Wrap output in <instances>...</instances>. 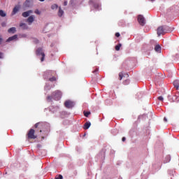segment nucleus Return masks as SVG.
<instances>
[{
    "instance_id": "obj_20",
    "label": "nucleus",
    "mask_w": 179,
    "mask_h": 179,
    "mask_svg": "<svg viewBox=\"0 0 179 179\" xmlns=\"http://www.w3.org/2000/svg\"><path fill=\"white\" fill-rule=\"evenodd\" d=\"M0 16H1V17H5V16H6V13H4L3 10H0Z\"/></svg>"
},
{
    "instance_id": "obj_33",
    "label": "nucleus",
    "mask_w": 179,
    "mask_h": 179,
    "mask_svg": "<svg viewBox=\"0 0 179 179\" xmlns=\"http://www.w3.org/2000/svg\"><path fill=\"white\" fill-rule=\"evenodd\" d=\"M1 26H2V27H5V26H6V23L2 22Z\"/></svg>"
},
{
    "instance_id": "obj_26",
    "label": "nucleus",
    "mask_w": 179,
    "mask_h": 179,
    "mask_svg": "<svg viewBox=\"0 0 179 179\" xmlns=\"http://www.w3.org/2000/svg\"><path fill=\"white\" fill-rule=\"evenodd\" d=\"M85 117H89L90 115V112H84Z\"/></svg>"
},
{
    "instance_id": "obj_16",
    "label": "nucleus",
    "mask_w": 179,
    "mask_h": 179,
    "mask_svg": "<svg viewBox=\"0 0 179 179\" xmlns=\"http://www.w3.org/2000/svg\"><path fill=\"white\" fill-rule=\"evenodd\" d=\"M90 125H92V124L89 122H87L85 124H84V129H89V128H90Z\"/></svg>"
},
{
    "instance_id": "obj_6",
    "label": "nucleus",
    "mask_w": 179,
    "mask_h": 179,
    "mask_svg": "<svg viewBox=\"0 0 179 179\" xmlns=\"http://www.w3.org/2000/svg\"><path fill=\"white\" fill-rule=\"evenodd\" d=\"M64 106L66 108H72L75 106V103L73 101L68 100L65 101Z\"/></svg>"
},
{
    "instance_id": "obj_1",
    "label": "nucleus",
    "mask_w": 179,
    "mask_h": 179,
    "mask_svg": "<svg viewBox=\"0 0 179 179\" xmlns=\"http://www.w3.org/2000/svg\"><path fill=\"white\" fill-rule=\"evenodd\" d=\"M45 125H46L45 123L43 122H40L36 123L34 125V127L36 129H38V131H39L40 132H43V131L45 129Z\"/></svg>"
},
{
    "instance_id": "obj_31",
    "label": "nucleus",
    "mask_w": 179,
    "mask_h": 179,
    "mask_svg": "<svg viewBox=\"0 0 179 179\" xmlns=\"http://www.w3.org/2000/svg\"><path fill=\"white\" fill-rule=\"evenodd\" d=\"M2 41H3V39L2 38V36H0V45L2 44Z\"/></svg>"
},
{
    "instance_id": "obj_32",
    "label": "nucleus",
    "mask_w": 179,
    "mask_h": 179,
    "mask_svg": "<svg viewBox=\"0 0 179 179\" xmlns=\"http://www.w3.org/2000/svg\"><path fill=\"white\" fill-rule=\"evenodd\" d=\"M94 8H95V9H97V8H99V4H94Z\"/></svg>"
},
{
    "instance_id": "obj_10",
    "label": "nucleus",
    "mask_w": 179,
    "mask_h": 179,
    "mask_svg": "<svg viewBox=\"0 0 179 179\" xmlns=\"http://www.w3.org/2000/svg\"><path fill=\"white\" fill-rule=\"evenodd\" d=\"M27 22H29V24H31V23H33L34 22V15L29 16L27 20Z\"/></svg>"
},
{
    "instance_id": "obj_25",
    "label": "nucleus",
    "mask_w": 179,
    "mask_h": 179,
    "mask_svg": "<svg viewBox=\"0 0 179 179\" xmlns=\"http://www.w3.org/2000/svg\"><path fill=\"white\" fill-rule=\"evenodd\" d=\"M50 82H55V80H57V78L55 77H52L50 78H49Z\"/></svg>"
},
{
    "instance_id": "obj_8",
    "label": "nucleus",
    "mask_w": 179,
    "mask_h": 179,
    "mask_svg": "<svg viewBox=\"0 0 179 179\" xmlns=\"http://www.w3.org/2000/svg\"><path fill=\"white\" fill-rule=\"evenodd\" d=\"M30 13H33V10H29L28 11L22 13L23 17H28L30 15Z\"/></svg>"
},
{
    "instance_id": "obj_3",
    "label": "nucleus",
    "mask_w": 179,
    "mask_h": 179,
    "mask_svg": "<svg viewBox=\"0 0 179 179\" xmlns=\"http://www.w3.org/2000/svg\"><path fill=\"white\" fill-rule=\"evenodd\" d=\"M52 96L54 100L58 101L61 99V96H62V92H61V91L59 90H57L52 93Z\"/></svg>"
},
{
    "instance_id": "obj_36",
    "label": "nucleus",
    "mask_w": 179,
    "mask_h": 179,
    "mask_svg": "<svg viewBox=\"0 0 179 179\" xmlns=\"http://www.w3.org/2000/svg\"><path fill=\"white\" fill-rule=\"evenodd\" d=\"M126 139H127V138H126L125 137H123V138H122V142H125Z\"/></svg>"
},
{
    "instance_id": "obj_28",
    "label": "nucleus",
    "mask_w": 179,
    "mask_h": 179,
    "mask_svg": "<svg viewBox=\"0 0 179 179\" xmlns=\"http://www.w3.org/2000/svg\"><path fill=\"white\" fill-rule=\"evenodd\" d=\"M34 13H36V15H40V13H41L40 12V10H38V9H36L34 11Z\"/></svg>"
},
{
    "instance_id": "obj_7",
    "label": "nucleus",
    "mask_w": 179,
    "mask_h": 179,
    "mask_svg": "<svg viewBox=\"0 0 179 179\" xmlns=\"http://www.w3.org/2000/svg\"><path fill=\"white\" fill-rule=\"evenodd\" d=\"M166 33L165 29L164 27H159L157 29V34L158 36H162V34H164Z\"/></svg>"
},
{
    "instance_id": "obj_22",
    "label": "nucleus",
    "mask_w": 179,
    "mask_h": 179,
    "mask_svg": "<svg viewBox=\"0 0 179 179\" xmlns=\"http://www.w3.org/2000/svg\"><path fill=\"white\" fill-rule=\"evenodd\" d=\"M124 78V73L121 72L119 73V80H122V78Z\"/></svg>"
},
{
    "instance_id": "obj_37",
    "label": "nucleus",
    "mask_w": 179,
    "mask_h": 179,
    "mask_svg": "<svg viewBox=\"0 0 179 179\" xmlns=\"http://www.w3.org/2000/svg\"><path fill=\"white\" fill-rule=\"evenodd\" d=\"M96 72H99V69H96L95 71H93L94 73H96Z\"/></svg>"
},
{
    "instance_id": "obj_5",
    "label": "nucleus",
    "mask_w": 179,
    "mask_h": 179,
    "mask_svg": "<svg viewBox=\"0 0 179 179\" xmlns=\"http://www.w3.org/2000/svg\"><path fill=\"white\" fill-rule=\"evenodd\" d=\"M138 22L141 26L146 24V20H145V17L142 15H139L138 16Z\"/></svg>"
},
{
    "instance_id": "obj_18",
    "label": "nucleus",
    "mask_w": 179,
    "mask_h": 179,
    "mask_svg": "<svg viewBox=\"0 0 179 179\" xmlns=\"http://www.w3.org/2000/svg\"><path fill=\"white\" fill-rule=\"evenodd\" d=\"M20 27H22L24 29L29 28V27H27V24H26L25 23H20Z\"/></svg>"
},
{
    "instance_id": "obj_9",
    "label": "nucleus",
    "mask_w": 179,
    "mask_h": 179,
    "mask_svg": "<svg viewBox=\"0 0 179 179\" xmlns=\"http://www.w3.org/2000/svg\"><path fill=\"white\" fill-rule=\"evenodd\" d=\"M19 9H20V6H15L13 10L12 15H16V13L19 12Z\"/></svg>"
},
{
    "instance_id": "obj_21",
    "label": "nucleus",
    "mask_w": 179,
    "mask_h": 179,
    "mask_svg": "<svg viewBox=\"0 0 179 179\" xmlns=\"http://www.w3.org/2000/svg\"><path fill=\"white\" fill-rule=\"evenodd\" d=\"M122 44L121 43H119V44H117L116 46H115V50L116 51H120V49L121 48V47H122Z\"/></svg>"
},
{
    "instance_id": "obj_19",
    "label": "nucleus",
    "mask_w": 179,
    "mask_h": 179,
    "mask_svg": "<svg viewBox=\"0 0 179 179\" xmlns=\"http://www.w3.org/2000/svg\"><path fill=\"white\" fill-rule=\"evenodd\" d=\"M24 6L26 8H29V6H30V0H26V1L24 3Z\"/></svg>"
},
{
    "instance_id": "obj_44",
    "label": "nucleus",
    "mask_w": 179,
    "mask_h": 179,
    "mask_svg": "<svg viewBox=\"0 0 179 179\" xmlns=\"http://www.w3.org/2000/svg\"><path fill=\"white\" fill-rule=\"evenodd\" d=\"M151 1H155V0H151Z\"/></svg>"
},
{
    "instance_id": "obj_15",
    "label": "nucleus",
    "mask_w": 179,
    "mask_h": 179,
    "mask_svg": "<svg viewBox=\"0 0 179 179\" xmlns=\"http://www.w3.org/2000/svg\"><path fill=\"white\" fill-rule=\"evenodd\" d=\"M8 32L11 33L12 34H15V33H16V28L11 27V28L8 29Z\"/></svg>"
},
{
    "instance_id": "obj_17",
    "label": "nucleus",
    "mask_w": 179,
    "mask_h": 179,
    "mask_svg": "<svg viewBox=\"0 0 179 179\" xmlns=\"http://www.w3.org/2000/svg\"><path fill=\"white\" fill-rule=\"evenodd\" d=\"M62 15H64V11L61 7L59 8V11H58V16L59 17H62Z\"/></svg>"
},
{
    "instance_id": "obj_40",
    "label": "nucleus",
    "mask_w": 179,
    "mask_h": 179,
    "mask_svg": "<svg viewBox=\"0 0 179 179\" xmlns=\"http://www.w3.org/2000/svg\"><path fill=\"white\" fill-rule=\"evenodd\" d=\"M93 2H94L93 0L90 1V3H93Z\"/></svg>"
},
{
    "instance_id": "obj_4",
    "label": "nucleus",
    "mask_w": 179,
    "mask_h": 179,
    "mask_svg": "<svg viewBox=\"0 0 179 179\" xmlns=\"http://www.w3.org/2000/svg\"><path fill=\"white\" fill-rule=\"evenodd\" d=\"M36 55H41V62H43L44 61V58H45V54L44 53V52H43V49L42 48H38L36 50Z\"/></svg>"
},
{
    "instance_id": "obj_41",
    "label": "nucleus",
    "mask_w": 179,
    "mask_h": 179,
    "mask_svg": "<svg viewBox=\"0 0 179 179\" xmlns=\"http://www.w3.org/2000/svg\"><path fill=\"white\" fill-rule=\"evenodd\" d=\"M47 75H48V73H51V71H48L46 72Z\"/></svg>"
},
{
    "instance_id": "obj_24",
    "label": "nucleus",
    "mask_w": 179,
    "mask_h": 179,
    "mask_svg": "<svg viewBox=\"0 0 179 179\" xmlns=\"http://www.w3.org/2000/svg\"><path fill=\"white\" fill-rule=\"evenodd\" d=\"M51 9H58V5H57V4H53V5H52V6H51Z\"/></svg>"
},
{
    "instance_id": "obj_14",
    "label": "nucleus",
    "mask_w": 179,
    "mask_h": 179,
    "mask_svg": "<svg viewBox=\"0 0 179 179\" xmlns=\"http://www.w3.org/2000/svg\"><path fill=\"white\" fill-rule=\"evenodd\" d=\"M173 101L178 103L179 101V92H178L173 97Z\"/></svg>"
},
{
    "instance_id": "obj_12",
    "label": "nucleus",
    "mask_w": 179,
    "mask_h": 179,
    "mask_svg": "<svg viewBox=\"0 0 179 179\" xmlns=\"http://www.w3.org/2000/svg\"><path fill=\"white\" fill-rule=\"evenodd\" d=\"M173 86L176 87V90L179 89V80H176L173 81Z\"/></svg>"
},
{
    "instance_id": "obj_29",
    "label": "nucleus",
    "mask_w": 179,
    "mask_h": 179,
    "mask_svg": "<svg viewBox=\"0 0 179 179\" xmlns=\"http://www.w3.org/2000/svg\"><path fill=\"white\" fill-rule=\"evenodd\" d=\"M158 100H159V101H163V100H164L163 96H159Z\"/></svg>"
},
{
    "instance_id": "obj_42",
    "label": "nucleus",
    "mask_w": 179,
    "mask_h": 179,
    "mask_svg": "<svg viewBox=\"0 0 179 179\" xmlns=\"http://www.w3.org/2000/svg\"><path fill=\"white\" fill-rule=\"evenodd\" d=\"M35 43L37 44V43H38V40L35 41Z\"/></svg>"
},
{
    "instance_id": "obj_13",
    "label": "nucleus",
    "mask_w": 179,
    "mask_h": 179,
    "mask_svg": "<svg viewBox=\"0 0 179 179\" xmlns=\"http://www.w3.org/2000/svg\"><path fill=\"white\" fill-rule=\"evenodd\" d=\"M155 51H156V52H162V47H160V45H155Z\"/></svg>"
},
{
    "instance_id": "obj_30",
    "label": "nucleus",
    "mask_w": 179,
    "mask_h": 179,
    "mask_svg": "<svg viewBox=\"0 0 179 179\" xmlns=\"http://www.w3.org/2000/svg\"><path fill=\"white\" fill-rule=\"evenodd\" d=\"M3 58V52H0V59H2Z\"/></svg>"
},
{
    "instance_id": "obj_27",
    "label": "nucleus",
    "mask_w": 179,
    "mask_h": 179,
    "mask_svg": "<svg viewBox=\"0 0 179 179\" xmlns=\"http://www.w3.org/2000/svg\"><path fill=\"white\" fill-rule=\"evenodd\" d=\"M62 178H63L62 175H59L55 177V179H62Z\"/></svg>"
},
{
    "instance_id": "obj_23",
    "label": "nucleus",
    "mask_w": 179,
    "mask_h": 179,
    "mask_svg": "<svg viewBox=\"0 0 179 179\" xmlns=\"http://www.w3.org/2000/svg\"><path fill=\"white\" fill-rule=\"evenodd\" d=\"M52 99H54V97L52 96H52H48L47 97V101H52Z\"/></svg>"
},
{
    "instance_id": "obj_34",
    "label": "nucleus",
    "mask_w": 179,
    "mask_h": 179,
    "mask_svg": "<svg viewBox=\"0 0 179 179\" xmlns=\"http://www.w3.org/2000/svg\"><path fill=\"white\" fill-rule=\"evenodd\" d=\"M120 33L117 32V33L115 34V36H116V37H120Z\"/></svg>"
},
{
    "instance_id": "obj_39",
    "label": "nucleus",
    "mask_w": 179,
    "mask_h": 179,
    "mask_svg": "<svg viewBox=\"0 0 179 179\" xmlns=\"http://www.w3.org/2000/svg\"><path fill=\"white\" fill-rule=\"evenodd\" d=\"M127 83H129V80H126V81L124 82V85H125V83H127Z\"/></svg>"
},
{
    "instance_id": "obj_2",
    "label": "nucleus",
    "mask_w": 179,
    "mask_h": 179,
    "mask_svg": "<svg viewBox=\"0 0 179 179\" xmlns=\"http://www.w3.org/2000/svg\"><path fill=\"white\" fill-rule=\"evenodd\" d=\"M27 139H37V135H36V130L31 129L28 131L27 134Z\"/></svg>"
},
{
    "instance_id": "obj_35",
    "label": "nucleus",
    "mask_w": 179,
    "mask_h": 179,
    "mask_svg": "<svg viewBox=\"0 0 179 179\" xmlns=\"http://www.w3.org/2000/svg\"><path fill=\"white\" fill-rule=\"evenodd\" d=\"M66 5H68V1H64V6H66Z\"/></svg>"
},
{
    "instance_id": "obj_38",
    "label": "nucleus",
    "mask_w": 179,
    "mask_h": 179,
    "mask_svg": "<svg viewBox=\"0 0 179 179\" xmlns=\"http://www.w3.org/2000/svg\"><path fill=\"white\" fill-rule=\"evenodd\" d=\"M164 121L165 122H167V118L164 117Z\"/></svg>"
},
{
    "instance_id": "obj_11",
    "label": "nucleus",
    "mask_w": 179,
    "mask_h": 179,
    "mask_svg": "<svg viewBox=\"0 0 179 179\" xmlns=\"http://www.w3.org/2000/svg\"><path fill=\"white\" fill-rule=\"evenodd\" d=\"M16 38H17V35H14L11 37H9L7 40L6 42L9 43L10 41H13V40H16Z\"/></svg>"
},
{
    "instance_id": "obj_43",
    "label": "nucleus",
    "mask_w": 179,
    "mask_h": 179,
    "mask_svg": "<svg viewBox=\"0 0 179 179\" xmlns=\"http://www.w3.org/2000/svg\"><path fill=\"white\" fill-rule=\"evenodd\" d=\"M41 2H44L45 0H39Z\"/></svg>"
}]
</instances>
